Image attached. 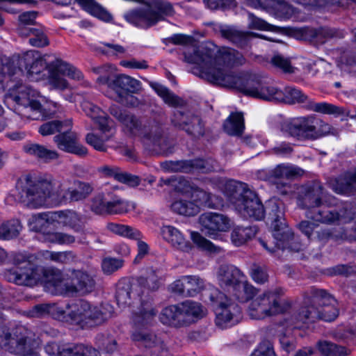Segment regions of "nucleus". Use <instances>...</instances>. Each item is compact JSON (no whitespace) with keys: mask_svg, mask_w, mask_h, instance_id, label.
<instances>
[{"mask_svg":"<svg viewBox=\"0 0 356 356\" xmlns=\"http://www.w3.org/2000/svg\"><path fill=\"white\" fill-rule=\"evenodd\" d=\"M138 2L145 8L130 10L124 15V18L141 29H147L175 14L172 3L167 0H138Z\"/></svg>","mask_w":356,"mask_h":356,"instance_id":"423d86ee","label":"nucleus"},{"mask_svg":"<svg viewBox=\"0 0 356 356\" xmlns=\"http://www.w3.org/2000/svg\"><path fill=\"white\" fill-rule=\"evenodd\" d=\"M42 256L45 259H49L53 261L61 264L71 262L76 257L72 251L51 252L47 250L42 252Z\"/></svg>","mask_w":356,"mask_h":356,"instance_id":"4d7b16f0","label":"nucleus"},{"mask_svg":"<svg viewBox=\"0 0 356 356\" xmlns=\"http://www.w3.org/2000/svg\"><path fill=\"white\" fill-rule=\"evenodd\" d=\"M98 172L106 177H113L116 181L131 186L140 184V179L138 176L122 172L117 166L103 165L98 168Z\"/></svg>","mask_w":356,"mask_h":356,"instance_id":"ea45409f","label":"nucleus"},{"mask_svg":"<svg viewBox=\"0 0 356 356\" xmlns=\"http://www.w3.org/2000/svg\"><path fill=\"white\" fill-rule=\"evenodd\" d=\"M124 264V260L113 257H106L103 259L102 268L106 274H111L121 268Z\"/></svg>","mask_w":356,"mask_h":356,"instance_id":"774afa93","label":"nucleus"},{"mask_svg":"<svg viewBox=\"0 0 356 356\" xmlns=\"http://www.w3.org/2000/svg\"><path fill=\"white\" fill-rule=\"evenodd\" d=\"M37 95L31 87L17 81L9 89L6 97L16 103L15 110L19 115L35 120L39 119L42 110L41 104L36 99Z\"/></svg>","mask_w":356,"mask_h":356,"instance_id":"9b49d317","label":"nucleus"},{"mask_svg":"<svg viewBox=\"0 0 356 356\" xmlns=\"http://www.w3.org/2000/svg\"><path fill=\"white\" fill-rule=\"evenodd\" d=\"M206 295L209 296L211 302L218 304L219 306L220 311L217 312L216 318L218 326L223 328L235 325L240 321L241 309L238 304L216 289L207 291Z\"/></svg>","mask_w":356,"mask_h":356,"instance_id":"4468645a","label":"nucleus"},{"mask_svg":"<svg viewBox=\"0 0 356 356\" xmlns=\"http://www.w3.org/2000/svg\"><path fill=\"white\" fill-rule=\"evenodd\" d=\"M17 339L11 341L15 345L7 348L11 353L22 356H40L36 351L38 342L31 337V332L24 327H20L17 331Z\"/></svg>","mask_w":356,"mask_h":356,"instance_id":"393cba45","label":"nucleus"},{"mask_svg":"<svg viewBox=\"0 0 356 356\" xmlns=\"http://www.w3.org/2000/svg\"><path fill=\"white\" fill-rule=\"evenodd\" d=\"M44 350L51 356H97L92 347L83 344L60 346L50 342L44 346Z\"/></svg>","mask_w":356,"mask_h":356,"instance_id":"c85d7f7f","label":"nucleus"},{"mask_svg":"<svg viewBox=\"0 0 356 356\" xmlns=\"http://www.w3.org/2000/svg\"><path fill=\"white\" fill-rule=\"evenodd\" d=\"M90 209L97 215L122 214L128 211L127 203L112 193L98 194L92 199Z\"/></svg>","mask_w":356,"mask_h":356,"instance_id":"6ab92c4d","label":"nucleus"},{"mask_svg":"<svg viewBox=\"0 0 356 356\" xmlns=\"http://www.w3.org/2000/svg\"><path fill=\"white\" fill-rule=\"evenodd\" d=\"M81 108L87 116L98 124L99 129L102 132H108L113 126V122L108 115L99 107L88 101H83L81 103Z\"/></svg>","mask_w":356,"mask_h":356,"instance_id":"473e14b6","label":"nucleus"},{"mask_svg":"<svg viewBox=\"0 0 356 356\" xmlns=\"http://www.w3.org/2000/svg\"><path fill=\"white\" fill-rule=\"evenodd\" d=\"M281 203L276 200H270L264 206V217L266 216L273 235L275 240H289L293 236V232L286 225L284 212Z\"/></svg>","mask_w":356,"mask_h":356,"instance_id":"f3484780","label":"nucleus"},{"mask_svg":"<svg viewBox=\"0 0 356 356\" xmlns=\"http://www.w3.org/2000/svg\"><path fill=\"white\" fill-rule=\"evenodd\" d=\"M248 313L250 317L255 320H262L273 316L258 296L251 301L248 307Z\"/></svg>","mask_w":356,"mask_h":356,"instance_id":"864d4df0","label":"nucleus"},{"mask_svg":"<svg viewBox=\"0 0 356 356\" xmlns=\"http://www.w3.org/2000/svg\"><path fill=\"white\" fill-rule=\"evenodd\" d=\"M202 314L203 309L200 303L186 301L163 309L159 314V320L163 325L179 328L190 325L194 322L195 318L200 317Z\"/></svg>","mask_w":356,"mask_h":356,"instance_id":"f8f14e48","label":"nucleus"},{"mask_svg":"<svg viewBox=\"0 0 356 356\" xmlns=\"http://www.w3.org/2000/svg\"><path fill=\"white\" fill-rule=\"evenodd\" d=\"M54 142L60 150L81 158L86 157L88 154V149L79 143L78 135L71 131V127H65L60 134L56 135Z\"/></svg>","mask_w":356,"mask_h":356,"instance_id":"4be33fe9","label":"nucleus"},{"mask_svg":"<svg viewBox=\"0 0 356 356\" xmlns=\"http://www.w3.org/2000/svg\"><path fill=\"white\" fill-rule=\"evenodd\" d=\"M224 193L230 204L243 218L255 220L264 218V206L245 183L229 180L225 184Z\"/></svg>","mask_w":356,"mask_h":356,"instance_id":"39448f33","label":"nucleus"},{"mask_svg":"<svg viewBox=\"0 0 356 356\" xmlns=\"http://www.w3.org/2000/svg\"><path fill=\"white\" fill-rule=\"evenodd\" d=\"M219 33L223 38L242 49L250 46L251 40L256 37L269 41L278 42V40L268 38L264 35L253 32L243 31L229 26H220L219 27Z\"/></svg>","mask_w":356,"mask_h":356,"instance_id":"a878e982","label":"nucleus"},{"mask_svg":"<svg viewBox=\"0 0 356 356\" xmlns=\"http://www.w3.org/2000/svg\"><path fill=\"white\" fill-rule=\"evenodd\" d=\"M20 327L21 326L16 327L12 334L8 332V327L3 323H0V346L2 348L8 351L7 348L10 345H15V343L11 342V341L17 339V331Z\"/></svg>","mask_w":356,"mask_h":356,"instance_id":"0e129e2a","label":"nucleus"},{"mask_svg":"<svg viewBox=\"0 0 356 356\" xmlns=\"http://www.w3.org/2000/svg\"><path fill=\"white\" fill-rule=\"evenodd\" d=\"M307 35L312 40L321 44H323L327 40L332 38H341L343 37V31L329 27L310 29L309 30Z\"/></svg>","mask_w":356,"mask_h":356,"instance_id":"de8ad7c7","label":"nucleus"},{"mask_svg":"<svg viewBox=\"0 0 356 356\" xmlns=\"http://www.w3.org/2000/svg\"><path fill=\"white\" fill-rule=\"evenodd\" d=\"M245 277L244 274L239 268L232 264H222L217 271V279L222 289L231 294L241 285Z\"/></svg>","mask_w":356,"mask_h":356,"instance_id":"bb28decb","label":"nucleus"},{"mask_svg":"<svg viewBox=\"0 0 356 356\" xmlns=\"http://www.w3.org/2000/svg\"><path fill=\"white\" fill-rule=\"evenodd\" d=\"M161 235L165 241L173 247L184 252L191 249V243L187 241L182 233L171 225H163L161 229Z\"/></svg>","mask_w":356,"mask_h":356,"instance_id":"e433bc0d","label":"nucleus"},{"mask_svg":"<svg viewBox=\"0 0 356 356\" xmlns=\"http://www.w3.org/2000/svg\"><path fill=\"white\" fill-rule=\"evenodd\" d=\"M109 140V137H100L93 133H89L86 136V142L95 149L99 152H106L107 146L105 143Z\"/></svg>","mask_w":356,"mask_h":356,"instance_id":"69168bd1","label":"nucleus"},{"mask_svg":"<svg viewBox=\"0 0 356 356\" xmlns=\"http://www.w3.org/2000/svg\"><path fill=\"white\" fill-rule=\"evenodd\" d=\"M256 293V288L248 282H244L243 280L241 285L237 289H235V290L232 293V295L239 302H245L252 299Z\"/></svg>","mask_w":356,"mask_h":356,"instance_id":"6e6d98bb","label":"nucleus"},{"mask_svg":"<svg viewBox=\"0 0 356 356\" xmlns=\"http://www.w3.org/2000/svg\"><path fill=\"white\" fill-rule=\"evenodd\" d=\"M157 313L158 310L150 298L141 300L138 311L133 316L134 330L131 334V339L138 346L150 349L160 343V338L146 329L153 324Z\"/></svg>","mask_w":356,"mask_h":356,"instance_id":"6e6552de","label":"nucleus"},{"mask_svg":"<svg viewBox=\"0 0 356 356\" xmlns=\"http://www.w3.org/2000/svg\"><path fill=\"white\" fill-rule=\"evenodd\" d=\"M61 186L60 182L51 179H36L26 175L16 184V197L26 207L33 209L44 206L48 201L58 204L84 200L75 187L64 191Z\"/></svg>","mask_w":356,"mask_h":356,"instance_id":"f257e3e1","label":"nucleus"},{"mask_svg":"<svg viewBox=\"0 0 356 356\" xmlns=\"http://www.w3.org/2000/svg\"><path fill=\"white\" fill-rule=\"evenodd\" d=\"M257 231V226H238L234 227L231 234L232 241L235 245L240 246L254 237Z\"/></svg>","mask_w":356,"mask_h":356,"instance_id":"8fccbe9b","label":"nucleus"},{"mask_svg":"<svg viewBox=\"0 0 356 356\" xmlns=\"http://www.w3.org/2000/svg\"><path fill=\"white\" fill-rule=\"evenodd\" d=\"M149 85L156 94L163 99V101L169 106L180 107L185 105L184 100L176 95L167 87L157 82H151Z\"/></svg>","mask_w":356,"mask_h":356,"instance_id":"c03bdc74","label":"nucleus"},{"mask_svg":"<svg viewBox=\"0 0 356 356\" xmlns=\"http://www.w3.org/2000/svg\"><path fill=\"white\" fill-rule=\"evenodd\" d=\"M270 63L273 67L280 69L284 73L293 74L295 72L296 67L292 66L290 59L280 54H275L271 58Z\"/></svg>","mask_w":356,"mask_h":356,"instance_id":"13d9d810","label":"nucleus"},{"mask_svg":"<svg viewBox=\"0 0 356 356\" xmlns=\"http://www.w3.org/2000/svg\"><path fill=\"white\" fill-rule=\"evenodd\" d=\"M106 308L92 306L86 300H79L67 304L65 309H57V313L63 319L81 328H90L99 325L111 317V313L106 312Z\"/></svg>","mask_w":356,"mask_h":356,"instance_id":"0eeeda50","label":"nucleus"},{"mask_svg":"<svg viewBox=\"0 0 356 356\" xmlns=\"http://www.w3.org/2000/svg\"><path fill=\"white\" fill-rule=\"evenodd\" d=\"M52 67H54V70L49 77V84L54 88L64 90L68 87L67 81L61 75L67 76L75 80H81L83 78L81 71L62 60H57Z\"/></svg>","mask_w":356,"mask_h":356,"instance_id":"b1692460","label":"nucleus"},{"mask_svg":"<svg viewBox=\"0 0 356 356\" xmlns=\"http://www.w3.org/2000/svg\"><path fill=\"white\" fill-rule=\"evenodd\" d=\"M35 254L15 253L13 257V266L4 272L6 280L18 286H33L42 281L51 282V276L60 277V272L45 268L37 262Z\"/></svg>","mask_w":356,"mask_h":356,"instance_id":"20e7f679","label":"nucleus"},{"mask_svg":"<svg viewBox=\"0 0 356 356\" xmlns=\"http://www.w3.org/2000/svg\"><path fill=\"white\" fill-rule=\"evenodd\" d=\"M94 277L86 271L74 270L72 273L71 282L65 283L64 289L69 296L76 294L86 295L91 293L95 288Z\"/></svg>","mask_w":356,"mask_h":356,"instance_id":"5701e85b","label":"nucleus"},{"mask_svg":"<svg viewBox=\"0 0 356 356\" xmlns=\"http://www.w3.org/2000/svg\"><path fill=\"white\" fill-rule=\"evenodd\" d=\"M300 232L310 241H317L323 245L329 241H339L346 238L344 233L334 228L320 227L311 220H302L298 224Z\"/></svg>","mask_w":356,"mask_h":356,"instance_id":"aec40b11","label":"nucleus"},{"mask_svg":"<svg viewBox=\"0 0 356 356\" xmlns=\"http://www.w3.org/2000/svg\"><path fill=\"white\" fill-rule=\"evenodd\" d=\"M138 284L132 283L127 279L120 280L117 284L115 292V299L118 305L122 307L130 305L132 298L138 296Z\"/></svg>","mask_w":356,"mask_h":356,"instance_id":"c9c22d12","label":"nucleus"},{"mask_svg":"<svg viewBox=\"0 0 356 356\" xmlns=\"http://www.w3.org/2000/svg\"><path fill=\"white\" fill-rule=\"evenodd\" d=\"M298 190V205L306 211H311L331 197L327 195L322 184L316 180L302 184Z\"/></svg>","mask_w":356,"mask_h":356,"instance_id":"dca6fc26","label":"nucleus"},{"mask_svg":"<svg viewBox=\"0 0 356 356\" xmlns=\"http://www.w3.org/2000/svg\"><path fill=\"white\" fill-rule=\"evenodd\" d=\"M309 108L311 111L316 113L334 115V116L346 115L356 120V112L354 114H352L350 111L345 109L343 107L337 106L327 102H312L309 104Z\"/></svg>","mask_w":356,"mask_h":356,"instance_id":"37998d69","label":"nucleus"},{"mask_svg":"<svg viewBox=\"0 0 356 356\" xmlns=\"http://www.w3.org/2000/svg\"><path fill=\"white\" fill-rule=\"evenodd\" d=\"M206 197L207 194L204 191H194L191 194V200L182 198L176 200L170 205L171 210L179 215L194 216L200 211L198 199H204Z\"/></svg>","mask_w":356,"mask_h":356,"instance_id":"7c9ffc66","label":"nucleus"},{"mask_svg":"<svg viewBox=\"0 0 356 356\" xmlns=\"http://www.w3.org/2000/svg\"><path fill=\"white\" fill-rule=\"evenodd\" d=\"M258 93L257 98L264 100L274 102H283L285 100V95L282 90L266 83L264 80Z\"/></svg>","mask_w":356,"mask_h":356,"instance_id":"3c124183","label":"nucleus"},{"mask_svg":"<svg viewBox=\"0 0 356 356\" xmlns=\"http://www.w3.org/2000/svg\"><path fill=\"white\" fill-rule=\"evenodd\" d=\"M245 129L242 113H232L223 124L224 131L229 136H240Z\"/></svg>","mask_w":356,"mask_h":356,"instance_id":"a18cd8bd","label":"nucleus"},{"mask_svg":"<svg viewBox=\"0 0 356 356\" xmlns=\"http://www.w3.org/2000/svg\"><path fill=\"white\" fill-rule=\"evenodd\" d=\"M30 32L32 36L29 38V43L32 46L43 47L49 44V40L41 28H35Z\"/></svg>","mask_w":356,"mask_h":356,"instance_id":"338daca9","label":"nucleus"},{"mask_svg":"<svg viewBox=\"0 0 356 356\" xmlns=\"http://www.w3.org/2000/svg\"><path fill=\"white\" fill-rule=\"evenodd\" d=\"M191 51H184V60L195 64L192 72L205 80L202 76L205 72L222 71L225 74H234L227 69L229 66L243 65L246 59L237 50L224 47L219 50L211 44H206L199 47L193 46Z\"/></svg>","mask_w":356,"mask_h":356,"instance_id":"f03ea898","label":"nucleus"},{"mask_svg":"<svg viewBox=\"0 0 356 356\" xmlns=\"http://www.w3.org/2000/svg\"><path fill=\"white\" fill-rule=\"evenodd\" d=\"M72 120L65 121L52 120L42 124L39 128V132L42 136L54 134L56 132L60 134L65 127H72Z\"/></svg>","mask_w":356,"mask_h":356,"instance_id":"5fc2aeb1","label":"nucleus"},{"mask_svg":"<svg viewBox=\"0 0 356 356\" xmlns=\"http://www.w3.org/2000/svg\"><path fill=\"white\" fill-rule=\"evenodd\" d=\"M171 168L175 171L191 172L198 170L202 172H209L213 170V161L195 159L191 160L177 161L172 163Z\"/></svg>","mask_w":356,"mask_h":356,"instance_id":"f704fd0d","label":"nucleus"},{"mask_svg":"<svg viewBox=\"0 0 356 356\" xmlns=\"http://www.w3.org/2000/svg\"><path fill=\"white\" fill-rule=\"evenodd\" d=\"M23 150L26 154L46 163L56 161L60 157L57 151L49 149L44 145L34 143L25 144Z\"/></svg>","mask_w":356,"mask_h":356,"instance_id":"58836bf2","label":"nucleus"},{"mask_svg":"<svg viewBox=\"0 0 356 356\" xmlns=\"http://www.w3.org/2000/svg\"><path fill=\"white\" fill-rule=\"evenodd\" d=\"M47 56V54L41 56L38 51H29L20 58L19 65L25 66L29 74H39L49 66Z\"/></svg>","mask_w":356,"mask_h":356,"instance_id":"72a5a7b5","label":"nucleus"},{"mask_svg":"<svg viewBox=\"0 0 356 356\" xmlns=\"http://www.w3.org/2000/svg\"><path fill=\"white\" fill-rule=\"evenodd\" d=\"M202 231L211 236L218 232H227L231 227V220L226 215L209 212L202 214L199 218Z\"/></svg>","mask_w":356,"mask_h":356,"instance_id":"cd10ccee","label":"nucleus"},{"mask_svg":"<svg viewBox=\"0 0 356 356\" xmlns=\"http://www.w3.org/2000/svg\"><path fill=\"white\" fill-rule=\"evenodd\" d=\"M93 71L99 74L97 81L107 85L108 88L117 95V101L124 103V99L129 94L136 93L140 87V82L125 74L114 75L107 66L93 68Z\"/></svg>","mask_w":356,"mask_h":356,"instance_id":"ddd939ff","label":"nucleus"},{"mask_svg":"<svg viewBox=\"0 0 356 356\" xmlns=\"http://www.w3.org/2000/svg\"><path fill=\"white\" fill-rule=\"evenodd\" d=\"M208 82L236 89L245 95L258 97L263 79L256 74H225L222 71L205 72L202 75Z\"/></svg>","mask_w":356,"mask_h":356,"instance_id":"9d476101","label":"nucleus"},{"mask_svg":"<svg viewBox=\"0 0 356 356\" xmlns=\"http://www.w3.org/2000/svg\"><path fill=\"white\" fill-rule=\"evenodd\" d=\"M111 113L115 116L128 129L130 134L137 135L149 144L158 147L161 150H165L170 145L169 138L164 134L162 127L157 123L148 127L142 125L134 115L115 111L111 108Z\"/></svg>","mask_w":356,"mask_h":356,"instance_id":"1a4fd4ad","label":"nucleus"},{"mask_svg":"<svg viewBox=\"0 0 356 356\" xmlns=\"http://www.w3.org/2000/svg\"><path fill=\"white\" fill-rule=\"evenodd\" d=\"M339 313L337 300L326 290L313 286L305 293L303 305L287 320V325L300 329L319 320L330 322Z\"/></svg>","mask_w":356,"mask_h":356,"instance_id":"7ed1b4c3","label":"nucleus"},{"mask_svg":"<svg viewBox=\"0 0 356 356\" xmlns=\"http://www.w3.org/2000/svg\"><path fill=\"white\" fill-rule=\"evenodd\" d=\"M250 270V276L255 282L262 284L268 281V270L264 264L253 263Z\"/></svg>","mask_w":356,"mask_h":356,"instance_id":"bf43d9fd","label":"nucleus"},{"mask_svg":"<svg viewBox=\"0 0 356 356\" xmlns=\"http://www.w3.org/2000/svg\"><path fill=\"white\" fill-rule=\"evenodd\" d=\"M335 198L331 197L311 211H305V216L314 222L323 225H338L345 216L346 209L343 207H335Z\"/></svg>","mask_w":356,"mask_h":356,"instance_id":"2eb2a0df","label":"nucleus"},{"mask_svg":"<svg viewBox=\"0 0 356 356\" xmlns=\"http://www.w3.org/2000/svg\"><path fill=\"white\" fill-rule=\"evenodd\" d=\"M76 1L90 15L106 22H110L112 21L113 17L111 14L95 0Z\"/></svg>","mask_w":356,"mask_h":356,"instance_id":"49530a36","label":"nucleus"},{"mask_svg":"<svg viewBox=\"0 0 356 356\" xmlns=\"http://www.w3.org/2000/svg\"><path fill=\"white\" fill-rule=\"evenodd\" d=\"M303 174V170L296 166L281 163L276 165L272 170H261L257 173L259 179L268 181L269 182H275V181L282 179H292L300 177Z\"/></svg>","mask_w":356,"mask_h":356,"instance_id":"c756f323","label":"nucleus"},{"mask_svg":"<svg viewBox=\"0 0 356 356\" xmlns=\"http://www.w3.org/2000/svg\"><path fill=\"white\" fill-rule=\"evenodd\" d=\"M186 280V296H194L203 289L204 282L198 276H185Z\"/></svg>","mask_w":356,"mask_h":356,"instance_id":"680f3d73","label":"nucleus"},{"mask_svg":"<svg viewBox=\"0 0 356 356\" xmlns=\"http://www.w3.org/2000/svg\"><path fill=\"white\" fill-rule=\"evenodd\" d=\"M334 191L337 193L350 194L356 191V170L347 172L335 179Z\"/></svg>","mask_w":356,"mask_h":356,"instance_id":"79ce46f5","label":"nucleus"},{"mask_svg":"<svg viewBox=\"0 0 356 356\" xmlns=\"http://www.w3.org/2000/svg\"><path fill=\"white\" fill-rule=\"evenodd\" d=\"M21 222L16 218L10 219L0 223V239L11 240L17 238L22 229Z\"/></svg>","mask_w":356,"mask_h":356,"instance_id":"09e8293b","label":"nucleus"},{"mask_svg":"<svg viewBox=\"0 0 356 356\" xmlns=\"http://www.w3.org/2000/svg\"><path fill=\"white\" fill-rule=\"evenodd\" d=\"M285 97L288 98V102L289 104H296V103H305L308 102L307 107L309 110V104L310 103L314 102L308 101V97L304 94L301 90H298L294 88L287 87L285 88Z\"/></svg>","mask_w":356,"mask_h":356,"instance_id":"052dcab7","label":"nucleus"},{"mask_svg":"<svg viewBox=\"0 0 356 356\" xmlns=\"http://www.w3.org/2000/svg\"><path fill=\"white\" fill-rule=\"evenodd\" d=\"M171 123L194 138H200L204 134V124L198 115L176 111L171 118Z\"/></svg>","mask_w":356,"mask_h":356,"instance_id":"412c9836","label":"nucleus"},{"mask_svg":"<svg viewBox=\"0 0 356 356\" xmlns=\"http://www.w3.org/2000/svg\"><path fill=\"white\" fill-rule=\"evenodd\" d=\"M250 356H277L273 342L269 339L262 340Z\"/></svg>","mask_w":356,"mask_h":356,"instance_id":"e2e57ef3","label":"nucleus"},{"mask_svg":"<svg viewBox=\"0 0 356 356\" xmlns=\"http://www.w3.org/2000/svg\"><path fill=\"white\" fill-rule=\"evenodd\" d=\"M55 222L56 212H44L32 215L28 223L31 230L42 232H45Z\"/></svg>","mask_w":356,"mask_h":356,"instance_id":"a19ab883","label":"nucleus"},{"mask_svg":"<svg viewBox=\"0 0 356 356\" xmlns=\"http://www.w3.org/2000/svg\"><path fill=\"white\" fill-rule=\"evenodd\" d=\"M314 121L315 118L311 115L292 118L282 124V131L299 140H316L319 134Z\"/></svg>","mask_w":356,"mask_h":356,"instance_id":"a211bd4d","label":"nucleus"},{"mask_svg":"<svg viewBox=\"0 0 356 356\" xmlns=\"http://www.w3.org/2000/svg\"><path fill=\"white\" fill-rule=\"evenodd\" d=\"M56 222L68 227L77 233L83 232L85 227L84 218L72 210L56 211Z\"/></svg>","mask_w":356,"mask_h":356,"instance_id":"4c0bfd02","label":"nucleus"},{"mask_svg":"<svg viewBox=\"0 0 356 356\" xmlns=\"http://www.w3.org/2000/svg\"><path fill=\"white\" fill-rule=\"evenodd\" d=\"M284 295L283 290L281 288H275L265 291L258 297L264 302L273 316L283 314L290 307L291 304L282 299Z\"/></svg>","mask_w":356,"mask_h":356,"instance_id":"2f4dec72","label":"nucleus"},{"mask_svg":"<svg viewBox=\"0 0 356 356\" xmlns=\"http://www.w3.org/2000/svg\"><path fill=\"white\" fill-rule=\"evenodd\" d=\"M319 352L325 356H346L348 355V350L329 341H319L316 343Z\"/></svg>","mask_w":356,"mask_h":356,"instance_id":"603ef678","label":"nucleus"}]
</instances>
